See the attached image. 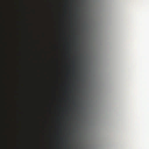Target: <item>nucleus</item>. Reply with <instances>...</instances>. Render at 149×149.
I'll return each mask as SVG.
<instances>
[{"label": "nucleus", "mask_w": 149, "mask_h": 149, "mask_svg": "<svg viewBox=\"0 0 149 149\" xmlns=\"http://www.w3.org/2000/svg\"><path fill=\"white\" fill-rule=\"evenodd\" d=\"M6 95H8V94H6Z\"/></svg>", "instance_id": "obj_11"}, {"label": "nucleus", "mask_w": 149, "mask_h": 149, "mask_svg": "<svg viewBox=\"0 0 149 149\" xmlns=\"http://www.w3.org/2000/svg\"><path fill=\"white\" fill-rule=\"evenodd\" d=\"M8 112L7 111H6V118L8 119Z\"/></svg>", "instance_id": "obj_4"}, {"label": "nucleus", "mask_w": 149, "mask_h": 149, "mask_svg": "<svg viewBox=\"0 0 149 149\" xmlns=\"http://www.w3.org/2000/svg\"><path fill=\"white\" fill-rule=\"evenodd\" d=\"M6 88H7V89H8V87L7 86V87H6Z\"/></svg>", "instance_id": "obj_9"}, {"label": "nucleus", "mask_w": 149, "mask_h": 149, "mask_svg": "<svg viewBox=\"0 0 149 149\" xmlns=\"http://www.w3.org/2000/svg\"><path fill=\"white\" fill-rule=\"evenodd\" d=\"M6 70H8V68H6Z\"/></svg>", "instance_id": "obj_7"}, {"label": "nucleus", "mask_w": 149, "mask_h": 149, "mask_svg": "<svg viewBox=\"0 0 149 149\" xmlns=\"http://www.w3.org/2000/svg\"><path fill=\"white\" fill-rule=\"evenodd\" d=\"M6 74L7 75V77H8V79H10V75L8 73V72H7L6 73Z\"/></svg>", "instance_id": "obj_1"}, {"label": "nucleus", "mask_w": 149, "mask_h": 149, "mask_svg": "<svg viewBox=\"0 0 149 149\" xmlns=\"http://www.w3.org/2000/svg\"><path fill=\"white\" fill-rule=\"evenodd\" d=\"M6 58H7V59H8V54H6Z\"/></svg>", "instance_id": "obj_5"}, {"label": "nucleus", "mask_w": 149, "mask_h": 149, "mask_svg": "<svg viewBox=\"0 0 149 149\" xmlns=\"http://www.w3.org/2000/svg\"><path fill=\"white\" fill-rule=\"evenodd\" d=\"M7 127L8 129H9L10 128V125L9 123L7 124Z\"/></svg>", "instance_id": "obj_3"}, {"label": "nucleus", "mask_w": 149, "mask_h": 149, "mask_svg": "<svg viewBox=\"0 0 149 149\" xmlns=\"http://www.w3.org/2000/svg\"><path fill=\"white\" fill-rule=\"evenodd\" d=\"M8 136H6V149H8Z\"/></svg>", "instance_id": "obj_2"}, {"label": "nucleus", "mask_w": 149, "mask_h": 149, "mask_svg": "<svg viewBox=\"0 0 149 149\" xmlns=\"http://www.w3.org/2000/svg\"><path fill=\"white\" fill-rule=\"evenodd\" d=\"M6 46L8 47V44L7 42L6 43Z\"/></svg>", "instance_id": "obj_6"}, {"label": "nucleus", "mask_w": 149, "mask_h": 149, "mask_svg": "<svg viewBox=\"0 0 149 149\" xmlns=\"http://www.w3.org/2000/svg\"><path fill=\"white\" fill-rule=\"evenodd\" d=\"M6 65L8 66V63H6Z\"/></svg>", "instance_id": "obj_8"}, {"label": "nucleus", "mask_w": 149, "mask_h": 149, "mask_svg": "<svg viewBox=\"0 0 149 149\" xmlns=\"http://www.w3.org/2000/svg\"><path fill=\"white\" fill-rule=\"evenodd\" d=\"M6 100H8V98H6Z\"/></svg>", "instance_id": "obj_10"}]
</instances>
